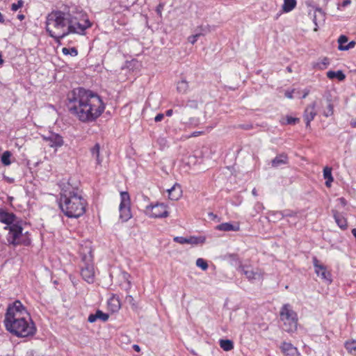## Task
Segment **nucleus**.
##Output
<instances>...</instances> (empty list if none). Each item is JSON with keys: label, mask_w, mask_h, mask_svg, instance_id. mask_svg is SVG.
I'll return each mask as SVG.
<instances>
[{"label": "nucleus", "mask_w": 356, "mask_h": 356, "mask_svg": "<svg viewBox=\"0 0 356 356\" xmlns=\"http://www.w3.org/2000/svg\"><path fill=\"white\" fill-rule=\"evenodd\" d=\"M350 125L353 128H356V120H352L350 122Z\"/></svg>", "instance_id": "nucleus-54"}, {"label": "nucleus", "mask_w": 356, "mask_h": 356, "mask_svg": "<svg viewBox=\"0 0 356 356\" xmlns=\"http://www.w3.org/2000/svg\"><path fill=\"white\" fill-rule=\"evenodd\" d=\"M300 119L298 118H293L291 116L286 117V124H295L297 122H299Z\"/></svg>", "instance_id": "nucleus-41"}, {"label": "nucleus", "mask_w": 356, "mask_h": 356, "mask_svg": "<svg viewBox=\"0 0 356 356\" xmlns=\"http://www.w3.org/2000/svg\"><path fill=\"white\" fill-rule=\"evenodd\" d=\"M219 343L220 348L225 351H229L234 348V343L229 339H220Z\"/></svg>", "instance_id": "nucleus-26"}, {"label": "nucleus", "mask_w": 356, "mask_h": 356, "mask_svg": "<svg viewBox=\"0 0 356 356\" xmlns=\"http://www.w3.org/2000/svg\"><path fill=\"white\" fill-rule=\"evenodd\" d=\"M297 5L296 0H284L282 4V11L284 13H289L292 11Z\"/></svg>", "instance_id": "nucleus-21"}, {"label": "nucleus", "mask_w": 356, "mask_h": 356, "mask_svg": "<svg viewBox=\"0 0 356 356\" xmlns=\"http://www.w3.org/2000/svg\"><path fill=\"white\" fill-rule=\"evenodd\" d=\"M316 102H314L308 105L304 111L303 118L305 121L306 127H310V122L314 119L317 115L316 111Z\"/></svg>", "instance_id": "nucleus-12"}, {"label": "nucleus", "mask_w": 356, "mask_h": 356, "mask_svg": "<svg viewBox=\"0 0 356 356\" xmlns=\"http://www.w3.org/2000/svg\"><path fill=\"white\" fill-rule=\"evenodd\" d=\"M293 90H291V91H286L285 97L289 98V99H292L293 98Z\"/></svg>", "instance_id": "nucleus-51"}, {"label": "nucleus", "mask_w": 356, "mask_h": 356, "mask_svg": "<svg viewBox=\"0 0 356 356\" xmlns=\"http://www.w3.org/2000/svg\"><path fill=\"white\" fill-rule=\"evenodd\" d=\"M286 70H287L289 72H292V70H291V67H286Z\"/></svg>", "instance_id": "nucleus-60"}, {"label": "nucleus", "mask_w": 356, "mask_h": 356, "mask_svg": "<svg viewBox=\"0 0 356 356\" xmlns=\"http://www.w3.org/2000/svg\"><path fill=\"white\" fill-rule=\"evenodd\" d=\"M3 323L6 330L17 337H33L36 333L34 322L19 300L8 306Z\"/></svg>", "instance_id": "nucleus-3"}, {"label": "nucleus", "mask_w": 356, "mask_h": 356, "mask_svg": "<svg viewBox=\"0 0 356 356\" xmlns=\"http://www.w3.org/2000/svg\"><path fill=\"white\" fill-rule=\"evenodd\" d=\"M323 177L325 181V186L330 187L331 183L334 181V178L332 175V168L325 167L323 169Z\"/></svg>", "instance_id": "nucleus-23"}, {"label": "nucleus", "mask_w": 356, "mask_h": 356, "mask_svg": "<svg viewBox=\"0 0 356 356\" xmlns=\"http://www.w3.org/2000/svg\"><path fill=\"white\" fill-rule=\"evenodd\" d=\"M334 114V106L331 100L327 101V106L323 111V116L328 118Z\"/></svg>", "instance_id": "nucleus-29"}, {"label": "nucleus", "mask_w": 356, "mask_h": 356, "mask_svg": "<svg viewBox=\"0 0 356 356\" xmlns=\"http://www.w3.org/2000/svg\"><path fill=\"white\" fill-rule=\"evenodd\" d=\"M327 77L330 79H337L339 81H343L345 79L346 76L341 70L337 72L330 70L327 72Z\"/></svg>", "instance_id": "nucleus-22"}, {"label": "nucleus", "mask_w": 356, "mask_h": 356, "mask_svg": "<svg viewBox=\"0 0 356 356\" xmlns=\"http://www.w3.org/2000/svg\"><path fill=\"white\" fill-rule=\"evenodd\" d=\"M202 133H203L202 131H194L193 133H192L191 136L196 137V136L202 134Z\"/></svg>", "instance_id": "nucleus-52"}, {"label": "nucleus", "mask_w": 356, "mask_h": 356, "mask_svg": "<svg viewBox=\"0 0 356 356\" xmlns=\"http://www.w3.org/2000/svg\"><path fill=\"white\" fill-rule=\"evenodd\" d=\"M210 216H215L213 213H209Z\"/></svg>", "instance_id": "nucleus-64"}, {"label": "nucleus", "mask_w": 356, "mask_h": 356, "mask_svg": "<svg viewBox=\"0 0 356 356\" xmlns=\"http://www.w3.org/2000/svg\"><path fill=\"white\" fill-rule=\"evenodd\" d=\"M91 26L86 13L67 6H64L62 10L51 11L46 19V30L56 42L72 33L83 35Z\"/></svg>", "instance_id": "nucleus-1"}, {"label": "nucleus", "mask_w": 356, "mask_h": 356, "mask_svg": "<svg viewBox=\"0 0 356 356\" xmlns=\"http://www.w3.org/2000/svg\"><path fill=\"white\" fill-rule=\"evenodd\" d=\"M164 118V115L163 113L157 114L154 118V121L156 122H161Z\"/></svg>", "instance_id": "nucleus-49"}, {"label": "nucleus", "mask_w": 356, "mask_h": 356, "mask_svg": "<svg viewBox=\"0 0 356 356\" xmlns=\"http://www.w3.org/2000/svg\"><path fill=\"white\" fill-rule=\"evenodd\" d=\"M173 113V111L172 109L167 110L165 112V115L168 117L171 116Z\"/></svg>", "instance_id": "nucleus-53"}, {"label": "nucleus", "mask_w": 356, "mask_h": 356, "mask_svg": "<svg viewBox=\"0 0 356 356\" xmlns=\"http://www.w3.org/2000/svg\"><path fill=\"white\" fill-rule=\"evenodd\" d=\"M201 34L202 33H198L197 32L195 34L188 37V42L193 44H195L196 42V41L197 40L198 38L200 36H201Z\"/></svg>", "instance_id": "nucleus-42"}, {"label": "nucleus", "mask_w": 356, "mask_h": 356, "mask_svg": "<svg viewBox=\"0 0 356 356\" xmlns=\"http://www.w3.org/2000/svg\"><path fill=\"white\" fill-rule=\"evenodd\" d=\"M186 106L190 107L191 108H197L198 103L197 100L195 99H188L186 103Z\"/></svg>", "instance_id": "nucleus-40"}, {"label": "nucleus", "mask_w": 356, "mask_h": 356, "mask_svg": "<svg viewBox=\"0 0 356 356\" xmlns=\"http://www.w3.org/2000/svg\"><path fill=\"white\" fill-rule=\"evenodd\" d=\"M340 202H341V204H343V205H346V200L343 197H341L339 199Z\"/></svg>", "instance_id": "nucleus-57"}, {"label": "nucleus", "mask_w": 356, "mask_h": 356, "mask_svg": "<svg viewBox=\"0 0 356 356\" xmlns=\"http://www.w3.org/2000/svg\"><path fill=\"white\" fill-rule=\"evenodd\" d=\"M196 265L203 270H206L208 268V264L207 261L202 258H199L196 260Z\"/></svg>", "instance_id": "nucleus-37"}, {"label": "nucleus", "mask_w": 356, "mask_h": 356, "mask_svg": "<svg viewBox=\"0 0 356 356\" xmlns=\"http://www.w3.org/2000/svg\"><path fill=\"white\" fill-rule=\"evenodd\" d=\"M329 63V59L327 58H324L321 62L314 63L313 67L322 70L325 69Z\"/></svg>", "instance_id": "nucleus-31"}, {"label": "nucleus", "mask_w": 356, "mask_h": 356, "mask_svg": "<svg viewBox=\"0 0 356 356\" xmlns=\"http://www.w3.org/2000/svg\"><path fill=\"white\" fill-rule=\"evenodd\" d=\"M164 8V3H160L157 6H156V13L159 15V16H161L162 15V10Z\"/></svg>", "instance_id": "nucleus-46"}, {"label": "nucleus", "mask_w": 356, "mask_h": 356, "mask_svg": "<svg viewBox=\"0 0 356 356\" xmlns=\"http://www.w3.org/2000/svg\"><path fill=\"white\" fill-rule=\"evenodd\" d=\"M241 271L246 276L248 280H254L256 279V275L257 273L254 272L250 268L241 266Z\"/></svg>", "instance_id": "nucleus-27"}, {"label": "nucleus", "mask_w": 356, "mask_h": 356, "mask_svg": "<svg viewBox=\"0 0 356 356\" xmlns=\"http://www.w3.org/2000/svg\"><path fill=\"white\" fill-rule=\"evenodd\" d=\"M16 219L17 216L13 213L8 212L3 209H0V222L6 224V227H10L11 225L19 223L16 222Z\"/></svg>", "instance_id": "nucleus-13"}, {"label": "nucleus", "mask_w": 356, "mask_h": 356, "mask_svg": "<svg viewBox=\"0 0 356 356\" xmlns=\"http://www.w3.org/2000/svg\"><path fill=\"white\" fill-rule=\"evenodd\" d=\"M216 229L223 232H229V231H238L240 229V226L238 223L233 225L231 222H223L220 225H218L216 227Z\"/></svg>", "instance_id": "nucleus-17"}, {"label": "nucleus", "mask_w": 356, "mask_h": 356, "mask_svg": "<svg viewBox=\"0 0 356 356\" xmlns=\"http://www.w3.org/2000/svg\"><path fill=\"white\" fill-rule=\"evenodd\" d=\"M333 217L336 223L341 229H346L348 227V222L346 218L337 211L332 210Z\"/></svg>", "instance_id": "nucleus-16"}, {"label": "nucleus", "mask_w": 356, "mask_h": 356, "mask_svg": "<svg viewBox=\"0 0 356 356\" xmlns=\"http://www.w3.org/2000/svg\"><path fill=\"white\" fill-rule=\"evenodd\" d=\"M119 211L120 218L122 222H127L132 217L130 195L127 191H122L120 193Z\"/></svg>", "instance_id": "nucleus-7"}, {"label": "nucleus", "mask_w": 356, "mask_h": 356, "mask_svg": "<svg viewBox=\"0 0 356 356\" xmlns=\"http://www.w3.org/2000/svg\"><path fill=\"white\" fill-rule=\"evenodd\" d=\"M66 106L69 112L82 122L95 121L105 109L99 95L82 87L74 88L67 93Z\"/></svg>", "instance_id": "nucleus-2"}, {"label": "nucleus", "mask_w": 356, "mask_h": 356, "mask_svg": "<svg viewBox=\"0 0 356 356\" xmlns=\"http://www.w3.org/2000/svg\"><path fill=\"white\" fill-rule=\"evenodd\" d=\"M86 200L77 186L63 184L60 193L59 207L68 218H78L86 212Z\"/></svg>", "instance_id": "nucleus-4"}, {"label": "nucleus", "mask_w": 356, "mask_h": 356, "mask_svg": "<svg viewBox=\"0 0 356 356\" xmlns=\"http://www.w3.org/2000/svg\"><path fill=\"white\" fill-rule=\"evenodd\" d=\"M108 306L113 312H116L120 309V302L118 297L113 296L108 300Z\"/></svg>", "instance_id": "nucleus-19"}, {"label": "nucleus", "mask_w": 356, "mask_h": 356, "mask_svg": "<svg viewBox=\"0 0 356 356\" xmlns=\"http://www.w3.org/2000/svg\"><path fill=\"white\" fill-rule=\"evenodd\" d=\"M4 229L8 230L6 236V245L16 247L21 245L29 246L31 244V240L28 236V232L22 233L23 228L19 223L11 225L10 227H5Z\"/></svg>", "instance_id": "nucleus-5"}, {"label": "nucleus", "mask_w": 356, "mask_h": 356, "mask_svg": "<svg viewBox=\"0 0 356 356\" xmlns=\"http://www.w3.org/2000/svg\"><path fill=\"white\" fill-rule=\"evenodd\" d=\"M133 348L134 349V350H136V352H139L140 350V348L139 347L138 345H134L133 346Z\"/></svg>", "instance_id": "nucleus-55"}, {"label": "nucleus", "mask_w": 356, "mask_h": 356, "mask_svg": "<svg viewBox=\"0 0 356 356\" xmlns=\"http://www.w3.org/2000/svg\"><path fill=\"white\" fill-rule=\"evenodd\" d=\"M348 37L344 35H341L339 36V39H338V43H339V47H346L345 44L348 42Z\"/></svg>", "instance_id": "nucleus-38"}, {"label": "nucleus", "mask_w": 356, "mask_h": 356, "mask_svg": "<svg viewBox=\"0 0 356 356\" xmlns=\"http://www.w3.org/2000/svg\"><path fill=\"white\" fill-rule=\"evenodd\" d=\"M146 212L152 218H166L169 215L166 206L163 203L147 206Z\"/></svg>", "instance_id": "nucleus-9"}, {"label": "nucleus", "mask_w": 356, "mask_h": 356, "mask_svg": "<svg viewBox=\"0 0 356 356\" xmlns=\"http://www.w3.org/2000/svg\"><path fill=\"white\" fill-rule=\"evenodd\" d=\"M210 31H211V29H210L209 25H206V26L201 25V26H198L196 29V33L197 32L198 33H202L201 35H204L209 33Z\"/></svg>", "instance_id": "nucleus-35"}, {"label": "nucleus", "mask_w": 356, "mask_h": 356, "mask_svg": "<svg viewBox=\"0 0 356 356\" xmlns=\"http://www.w3.org/2000/svg\"><path fill=\"white\" fill-rule=\"evenodd\" d=\"M4 17L3 16V15L1 14V13L0 12V23H3L4 22Z\"/></svg>", "instance_id": "nucleus-56"}, {"label": "nucleus", "mask_w": 356, "mask_h": 356, "mask_svg": "<svg viewBox=\"0 0 356 356\" xmlns=\"http://www.w3.org/2000/svg\"><path fill=\"white\" fill-rule=\"evenodd\" d=\"M273 214L277 215L280 218H284V217H295L297 216V212L290 210H284L273 212Z\"/></svg>", "instance_id": "nucleus-28"}, {"label": "nucleus", "mask_w": 356, "mask_h": 356, "mask_svg": "<svg viewBox=\"0 0 356 356\" xmlns=\"http://www.w3.org/2000/svg\"><path fill=\"white\" fill-rule=\"evenodd\" d=\"M252 194L254 195H257V191H256L255 188L252 190Z\"/></svg>", "instance_id": "nucleus-61"}, {"label": "nucleus", "mask_w": 356, "mask_h": 356, "mask_svg": "<svg viewBox=\"0 0 356 356\" xmlns=\"http://www.w3.org/2000/svg\"><path fill=\"white\" fill-rule=\"evenodd\" d=\"M280 319L283 322L282 329L289 333L294 332L298 327L297 314L289 304H285L280 310Z\"/></svg>", "instance_id": "nucleus-6"}, {"label": "nucleus", "mask_w": 356, "mask_h": 356, "mask_svg": "<svg viewBox=\"0 0 356 356\" xmlns=\"http://www.w3.org/2000/svg\"><path fill=\"white\" fill-rule=\"evenodd\" d=\"M316 13H318V16L319 17L321 18V21H324L325 20V13L323 11V10L320 8H316L315 9V13L314 15V18H313V22L315 24L316 26H318V24H317V15H316ZM314 31H317V27H316L314 29Z\"/></svg>", "instance_id": "nucleus-30"}, {"label": "nucleus", "mask_w": 356, "mask_h": 356, "mask_svg": "<svg viewBox=\"0 0 356 356\" xmlns=\"http://www.w3.org/2000/svg\"><path fill=\"white\" fill-rule=\"evenodd\" d=\"M81 275L83 279L88 283H93L95 280V270L92 261L90 258L84 256L81 264Z\"/></svg>", "instance_id": "nucleus-8"}, {"label": "nucleus", "mask_w": 356, "mask_h": 356, "mask_svg": "<svg viewBox=\"0 0 356 356\" xmlns=\"http://www.w3.org/2000/svg\"><path fill=\"white\" fill-rule=\"evenodd\" d=\"M3 63V60L2 58L1 55L0 54V65H2Z\"/></svg>", "instance_id": "nucleus-59"}, {"label": "nucleus", "mask_w": 356, "mask_h": 356, "mask_svg": "<svg viewBox=\"0 0 356 356\" xmlns=\"http://www.w3.org/2000/svg\"><path fill=\"white\" fill-rule=\"evenodd\" d=\"M188 123L193 127H196L200 124V120L197 118H191Z\"/></svg>", "instance_id": "nucleus-45"}, {"label": "nucleus", "mask_w": 356, "mask_h": 356, "mask_svg": "<svg viewBox=\"0 0 356 356\" xmlns=\"http://www.w3.org/2000/svg\"><path fill=\"white\" fill-rule=\"evenodd\" d=\"M280 348L284 356H300L297 348L291 343L283 342Z\"/></svg>", "instance_id": "nucleus-14"}, {"label": "nucleus", "mask_w": 356, "mask_h": 356, "mask_svg": "<svg viewBox=\"0 0 356 356\" xmlns=\"http://www.w3.org/2000/svg\"><path fill=\"white\" fill-rule=\"evenodd\" d=\"M287 163L288 156L285 154H279L271 161V165L273 168H277L282 165H285Z\"/></svg>", "instance_id": "nucleus-18"}, {"label": "nucleus", "mask_w": 356, "mask_h": 356, "mask_svg": "<svg viewBox=\"0 0 356 356\" xmlns=\"http://www.w3.org/2000/svg\"><path fill=\"white\" fill-rule=\"evenodd\" d=\"M11 153L9 151H6L1 156V162L4 165H9L10 161Z\"/></svg>", "instance_id": "nucleus-32"}, {"label": "nucleus", "mask_w": 356, "mask_h": 356, "mask_svg": "<svg viewBox=\"0 0 356 356\" xmlns=\"http://www.w3.org/2000/svg\"><path fill=\"white\" fill-rule=\"evenodd\" d=\"M345 348L350 353H353V352L356 350V341H346Z\"/></svg>", "instance_id": "nucleus-34"}, {"label": "nucleus", "mask_w": 356, "mask_h": 356, "mask_svg": "<svg viewBox=\"0 0 356 356\" xmlns=\"http://www.w3.org/2000/svg\"><path fill=\"white\" fill-rule=\"evenodd\" d=\"M125 300H126V301L127 302H129V303H130V304H131L133 305H134V298L131 296H130V295L127 296Z\"/></svg>", "instance_id": "nucleus-50"}, {"label": "nucleus", "mask_w": 356, "mask_h": 356, "mask_svg": "<svg viewBox=\"0 0 356 356\" xmlns=\"http://www.w3.org/2000/svg\"><path fill=\"white\" fill-rule=\"evenodd\" d=\"M206 241V237L204 236H191L188 237V244L191 245H198V244H203Z\"/></svg>", "instance_id": "nucleus-24"}, {"label": "nucleus", "mask_w": 356, "mask_h": 356, "mask_svg": "<svg viewBox=\"0 0 356 356\" xmlns=\"http://www.w3.org/2000/svg\"><path fill=\"white\" fill-rule=\"evenodd\" d=\"M356 44V42L355 41L350 42L348 44L346 45L344 47H338V49L341 51H346L350 49L353 48Z\"/></svg>", "instance_id": "nucleus-44"}, {"label": "nucleus", "mask_w": 356, "mask_h": 356, "mask_svg": "<svg viewBox=\"0 0 356 356\" xmlns=\"http://www.w3.org/2000/svg\"><path fill=\"white\" fill-rule=\"evenodd\" d=\"M24 5L22 0H19L17 3H14L11 5V10L13 11H17L19 8H22Z\"/></svg>", "instance_id": "nucleus-39"}, {"label": "nucleus", "mask_w": 356, "mask_h": 356, "mask_svg": "<svg viewBox=\"0 0 356 356\" xmlns=\"http://www.w3.org/2000/svg\"><path fill=\"white\" fill-rule=\"evenodd\" d=\"M174 241L180 244H185L187 243L188 238L183 236H175L174 238Z\"/></svg>", "instance_id": "nucleus-43"}, {"label": "nucleus", "mask_w": 356, "mask_h": 356, "mask_svg": "<svg viewBox=\"0 0 356 356\" xmlns=\"http://www.w3.org/2000/svg\"><path fill=\"white\" fill-rule=\"evenodd\" d=\"M42 138L49 146L55 149L62 147L64 144L63 136L54 132L50 131L47 135H42Z\"/></svg>", "instance_id": "nucleus-10"}, {"label": "nucleus", "mask_w": 356, "mask_h": 356, "mask_svg": "<svg viewBox=\"0 0 356 356\" xmlns=\"http://www.w3.org/2000/svg\"><path fill=\"white\" fill-rule=\"evenodd\" d=\"M96 314L97 319H100L104 322L107 321L109 318V315L108 314L104 313L102 311L99 309L96 311Z\"/></svg>", "instance_id": "nucleus-36"}, {"label": "nucleus", "mask_w": 356, "mask_h": 356, "mask_svg": "<svg viewBox=\"0 0 356 356\" xmlns=\"http://www.w3.org/2000/svg\"><path fill=\"white\" fill-rule=\"evenodd\" d=\"M189 90V83L185 79H182L181 81H178L177 83V90L178 92L181 94H186Z\"/></svg>", "instance_id": "nucleus-20"}, {"label": "nucleus", "mask_w": 356, "mask_h": 356, "mask_svg": "<svg viewBox=\"0 0 356 356\" xmlns=\"http://www.w3.org/2000/svg\"><path fill=\"white\" fill-rule=\"evenodd\" d=\"M97 319V314H91L89 315L88 321L90 323H95Z\"/></svg>", "instance_id": "nucleus-48"}, {"label": "nucleus", "mask_w": 356, "mask_h": 356, "mask_svg": "<svg viewBox=\"0 0 356 356\" xmlns=\"http://www.w3.org/2000/svg\"><path fill=\"white\" fill-rule=\"evenodd\" d=\"M62 52L65 55H70L71 56H76L78 55V50L76 47H64L62 49Z\"/></svg>", "instance_id": "nucleus-33"}, {"label": "nucleus", "mask_w": 356, "mask_h": 356, "mask_svg": "<svg viewBox=\"0 0 356 356\" xmlns=\"http://www.w3.org/2000/svg\"><path fill=\"white\" fill-rule=\"evenodd\" d=\"M350 4H351V0H344L341 4H338L337 8L339 10L340 6L345 8Z\"/></svg>", "instance_id": "nucleus-47"}, {"label": "nucleus", "mask_w": 356, "mask_h": 356, "mask_svg": "<svg viewBox=\"0 0 356 356\" xmlns=\"http://www.w3.org/2000/svg\"><path fill=\"white\" fill-rule=\"evenodd\" d=\"M18 18L19 19L22 20L24 18V15H18Z\"/></svg>", "instance_id": "nucleus-58"}, {"label": "nucleus", "mask_w": 356, "mask_h": 356, "mask_svg": "<svg viewBox=\"0 0 356 356\" xmlns=\"http://www.w3.org/2000/svg\"><path fill=\"white\" fill-rule=\"evenodd\" d=\"M313 264L315 268V273L322 280L330 283L332 282L331 274L327 270L326 267L322 264H318V260L316 258H313Z\"/></svg>", "instance_id": "nucleus-11"}, {"label": "nucleus", "mask_w": 356, "mask_h": 356, "mask_svg": "<svg viewBox=\"0 0 356 356\" xmlns=\"http://www.w3.org/2000/svg\"><path fill=\"white\" fill-rule=\"evenodd\" d=\"M307 94H308L307 92L305 93L302 97H303V98H305V97H306V96L307 95Z\"/></svg>", "instance_id": "nucleus-63"}, {"label": "nucleus", "mask_w": 356, "mask_h": 356, "mask_svg": "<svg viewBox=\"0 0 356 356\" xmlns=\"http://www.w3.org/2000/svg\"><path fill=\"white\" fill-rule=\"evenodd\" d=\"M168 197L172 200H178L182 195V190L179 184H175L170 189L167 190Z\"/></svg>", "instance_id": "nucleus-15"}, {"label": "nucleus", "mask_w": 356, "mask_h": 356, "mask_svg": "<svg viewBox=\"0 0 356 356\" xmlns=\"http://www.w3.org/2000/svg\"><path fill=\"white\" fill-rule=\"evenodd\" d=\"M8 181H9L10 183H12V182L13 181V179H8Z\"/></svg>", "instance_id": "nucleus-62"}, {"label": "nucleus", "mask_w": 356, "mask_h": 356, "mask_svg": "<svg viewBox=\"0 0 356 356\" xmlns=\"http://www.w3.org/2000/svg\"><path fill=\"white\" fill-rule=\"evenodd\" d=\"M91 154L93 157L95 158L97 164L101 165L102 164V159L99 157V153H100V145L99 143H96L91 149H90Z\"/></svg>", "instance_id": "nucleus-25"}]
</instances>
